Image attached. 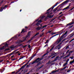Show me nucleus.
I'll return each mask as SVG.
<instances>
[{
	"mask_svg": "<svg viewBox=\"0 0 74 74\" xmlns=\"http://www.w3.org/2000/svg\"><path fill=\"white\" fill-rule=\"evenodd\" d=\"M58 2L56 3V4H55L54 5V6H52L51 8H50L48 10H47V11L48 12V11H49V10H50L51 9V10H50L49 12H48L46 13V14H48L47 15L46 18H45V19H46L45 20V21H46V20L47 19V18H52L53 16L54 15H50V14H49V12H51V11H52L53 9V8H54V7H55V6H56V5H58Z\"/></svg>",
	"mask_w": 74,
	"mask_h": 74,
	"instance_id": "1",
	"label": "nucleus"
},
{
	"mask_svg": "<svg viewBox=\"0 0 74 74\" xmlns=\"http://www.w3.org/2000/svg\"><path fill=\"white\" fill-rule=\"evenodd\" d=\"M67 32L68 31H66L64 34L62 35L60 38L58 39V40H57V43H59V42H60L61 41H62V40L63 39V36H65L66 34L67 33Z\"/></svg>",
	"mask_w": 74,
	"mask_h": 74,
	"instance_id": "2",
	"label": "nucleus"
},
{
	"mask_svg": "<svg viewBox=\"0 0 74 74\" xmlns=\"http://www.w3.org/2000/svg\"><path fill=\"white\" fill-rule=\"evenodd\" d=\"M67 32L68 31H66L64 34L62 35L60 38L58 39V40H57V43H59V42H60L61 41H62V40L63 39V36H65L66 34L67 33Z\"/></svg>",
	"mask_w": 74,
	"mask_h": 74,
	"instance_id": "3",
	"label": "nucleus"
},
{
	"mask_svg": "<svg viewBox=\"0 0 74 74\" xmlns=\"http://www.w3.org/2000/svg\"><path fill=\"white\" fill-rule=\"evenodd\" d=\"M30 33L31 32H29L28 33V35L26 36V37H25L24 38V40H20L18 42V43H21V42H23L25 41H26V38H27V37H29L30 36Z\"/></svg>",
	"mask_w": 74,
	"mask_h": 74,
	"instance_id": "4",
	"label": "nucleus"
},
{
	"mask_svg": "<svg viewBox=\"0 0 74 74\" xmlns=\"http://www.w3.org/2000/svg\"><path fill=\"white\" fill-rule=\"evenodd\" d=\"M39 59H40L39 58H37L34 62H31L29 63V66H30V65H32V64H34L35 63H38V62H37V60H39Z\"/></svg>",
	"mask_w": 74,
	"mask_h": 74,
	"instance_id": "5",
	"label": "nucleus"
},
{
	"mask_svg": "<svg viewBox=\"0 0 74 74\" xmlns=\"http://www.w3.org/2000/svg\"><path fill=\"white\" fill-rule=\"evenodd\" d=\"M74 22H73L72 23H70L68 24H66V27H67V26H70V25H73L74 24Z\"/></svg>",
	"mask_w": 74,
	"mask_h": 74,
	"instance_id": "6",
	"label": "nucleus"
},
{
	"mask_svg": "<svg viewBox=\"0 0 74 74\" xmlns=\"http://www.w3.org/2000/svg\"><path fill=\"white\" fill-rule=\"evenodd\" d=\"M70 0H67L65 1L63 3H62L61 5H64V4H66V3H67L69 2V1H70Z\"/></svg>",
	"mask_w": 74,
	"mask_h": 74,
	"instance_id": "7",
	"label": "nucleus"
},
{
	"mask_svg": "<svg viewBox=\"0 0 74 74\" xmlns=\"http://www.w3.org/2000/svg\"><path fill=\"white\" fill-rule=\"evenodd\" d=\"M7 6L6 5L4 7H2L1 10H0V11H1H1H3V9H4V8H7Z\"/></svg>",
	"mask_w": 74,
	"mask_h": 74,
	"instance_id": "8",
	"label": "nucleus"
},
{
	"mask_svg": "<svg viewBox=\"0 0 74 74\" xmlns=\"http://www.w3.org/2000/svg\"><path fill=\"white\" fill-rule=\"evenodd\" d=\"M59 56H57L56 58H55L54 60H53V62H55L56 60H57L59 58Z\"/></svg>",
	"mask_w": 74,
	"mask_h": 74,
	"instance_id": "9",
	"label": "nucleus"
},
{
	"mask_svg": "<svg viewBox=\"0 0 74 74\" xmlns=\"http://www.w3.org/2000/svg\"><path fill=\"white\" fill-rule=\"evenodd\" d=\"M73 36H74L73 34H70V35H69L68 36V38H71V37H73Z\"/></svg>",
	"mask_w": 74,
	"mask_h": 74,
	"instance_id": "10",
	"label": "nucleus"
},
{
	"mask_svg": "<svg viewBox=\"0 0 74 74\" xmlns=\"http://www.w3.org/2000/svg\"><path fill=\"white\" fill-rule=\"evenodd\" d=\"M57 71H59L58 70L53 71L51 72V73H50V74H53V73H55Z\"/></svg>",
	"mask_w": 74,
	"mask_h": 74,
	"instance_id": "11",
	"label": "nucleus"
},
{
	"mask_svg": "<svg viewBox=\"0 0 74 74\" xmlns=\"http://www.w3.org/2000/svg\"><path fill=\"white\" fill-rule=\"evenodd\" d=\"M41 27H38L36 28V29L37 30H40L41 29Z\"/></svg>",
	"mask_w": 74,
	"mask_h": 74,
	"instance_id": "12",
	"label": "nucleus"
},
{
	"mask_svg": "<svg viewBox=\"0 0 74 74\" xmlns=\"http://www.w3.org/2000/svg\"><path fill=\"white\" fill-rule=\"evenodd\" d=\"M39 58L40 59L38 60V61L37 60V62H38H38H40V61H41V60H42V59H44V58H43V57H42L40 59V58Z\"/></svg>",
	"mask_w": 74,
	"mask_h": 74,
	"instance_id": "13",
	"label": "nucleus"
},
{
	"mask_svg": "<svg viewBox=\"0 0 74 74\" xmlns=\"http://www.w3.org/2000/svg\"><path fill=\"white\" fill-rule=\"evenodd\" d=\"M61 44H62V42L60 43L56 47H55V49H58V48L59 47V46L60 45H61Z\"/></svg>",
	"mask_w": 74,
	"mask_h": 74,
	"instance_id": "14",
	"label": "nucleus"
},
{
	"mask_svg": "<svg viewBox=\"0 0 74 74\" xmlns=\"http://www.w3.org/2000/svg\"><path fill=\"white\" fill-rule=\"evenodd\" d=\"M70 5H69L68 7L64 8V9L62 10V11H64V10H65L68 9V8H69V6H70Z\"/></svg>",
	"mask_w": 74,
	"mask_h": 74,
	"instance_id": "15",
	"label": "nucleus"
},
{
	"mask_svg": "<svg viewBox=\"0 0 74 74\" xmlns=\"http://www.w3.org/2000/svg\"><path fill=\"white\" fill-rule=\"evenodd\" d=\"M10 48L11 49H12L13 48H16V46L14 47V45H12L11 46H10Z\"/></svg>",
	"mask_w": 74,
	"mask_h": 74,
	"instance_id": "16",
	"label": "nucleus"
},
{
	"mask_svg": "<svg viewBox=\"0 0 74 74\" xmlns=\"http://www.w3.org/2000/svg\"><path fill=\"white\" fill-rule=\"evenodd\" d=\"M30 60H29V61H28L27 62V63L26 64H25L23 66L25 67V66H26V65H27V64H28V63H29V62H30Z\"/></svg>",
	"mask_w": 74,
	"mask_h": 74,
	"instance_id": "17",
	"label": "nucleus"
},
{
	"mask_svg": "<svg viewBox=\"0 0 74 74\" xmlns=\"http://www.w3.org/2000/svg\"><path fill=\"white\" fill-rule=\"evenodd\" d=\"M38 34H39V33H37L35 35H34V36L32 37V38H34V37H36V36H37V35H38Z\"/></svg>",
	"mask_w": 74,
	"mask_h": 74,
	"instance_id": "18",
	"label": "nucleus"
},
{
	"mask_svg": "<svg viewBox=\"0 0 74 74\" xmlns=\"http://www.w3.org/2000/svg\"><path fill=\"white\" fill-rule=\"evenodd\" d=\"M74 59L71 62H70V64H72V63H74Z\"/></svg>",
	"mask_w": 74,
	"mask_h": 74,
	"instance_id": "19",
	"label": "nucleus"
},
{
	"mask_svg": "<svg viewBox=\"0 0 74 74\" xmlns=\"http://www.w3.org/2000/svg\"><path fill=\"white\" fill-rule=\"evenodd\" d=\"M33 37H32V38L30 39V40H29L27 42H30V41H32V40H33Z\"/></svg>",
	"mask_w": 74,
	"mask_h": 74,
	"instance_id": "20",
	"label": "nucleus"
},
{
	"mask_svg": "<svg viewBox=\"0 0 74 74\" xmlns=\"http://www.w3.org/2000/svg\"><path fill=\"white\" fill-rule=\"evenodd\" d=\"M54 47H55V46H53L52 47L51 49H50L49 51V52H51V51L52 49H53V48H54Z\"/></svg>",
	"mask_w": 74,
	"mask_h": 74,
	"instance_id": "21",
	"label": "nucleus"
},
{
	"mask_svg": "<svg viewBox=\"0 0 74 74\" xmlns=\"http://www.w3.org/2000/svg\"><path fill=\"white\" fill-rule=\"evenodd\" d=\"M47 26V25H46L43 26H42V27H43V28H46Z\"/></svg>",
	"mask_w": 74,
	"mask_h": 74,
	"instance_id": "22",
	"label": "nucleus"
},
{
	"mask_svg": "<svg viewBox=\"0 0 74 74\" xmlns=\"http://www.w3.org/2000/svg\"><path fill=\"white\" fill-rule=\"evenodd\" d=\"M58 35V34H57L56 35H54L53 36H52L51 37H50V39H51V38H53V37H55V36H57Z\"/></svg>",
	"mask_w": 74,
	"mask_h": 74,
	"instance_id": "23",
	"label": "nucleus"
},
{
	"mask_svg": "<svg viewBox=\"0 0 74 74\" xmlns=\"http://www.w3.org/2000/svg\"><path fill=\"white\" fill-rule=\"evenodd\" d=\"M67 64V62H65L64 64V65H63V67H64V66H66V65Z\"/></svg>",
	"mask_w": 74,
	"mask_h": 74,
	"instance_id": "24",
	"label": "nucleus"
},
{
	"mask_svg": "<svg viewBox=\"0 0 74 74\" xmlns=\"http://www.w3.org/2000/svg\"><path fill=\"white\" fill-rule=\"evenodd\" d=\"M24 68V67H23V66L19 70V71H18V72H19L20 71H21V70L22 69H23Z\"/></svg>",
	"mask_w": 74,
	"mask_h": 74,
	"instance_id": "25",
	"label": "nucleus"
},
{
	"mask_svg": "<svg viewBox=\"0 0 74 74\" xmlns=\"http://www.w3.org/2000/svg\"><path fill=\"white\" fill-rule=\"evenodd\" d=\"M23 32H25V29H22V32H21V33H23Z\"/></svg>",
	"mask_w": 74,
	"mask_h": 74,
	"instance_id": "26",
	"label": "nucleus"
},
{
	"mask_svg": "<svg viewBox=\"0 0 74 74\" xmlns=\"http://www.w3.org/2000/svg\"><path fill=\"white\" fill-rule=\"evenodd\" d=\"M36 26H39V25H40V23L38 22V23L36 24Z\"/></svg>",
	"mask_w": 74,
	"mask_h": 74,
	"instance_id": "27",
	"label": "nucleus"
},
{
	"mask_svg": "<svg viewBox=\"0 0 74 74\" xmlns=\"http://www.w3.org/2000/svg\"><path fill=\"white\" fill-rule=\"evenodd\" d=\"M58 10V9L57 8H56L55 9H54L53 11H54V12H55V11H56V10Z\"/></svg>",
	"mask_w": 74,
	"mask_h": 74,
	"instance_id": "28",
	"label": "nucleus"
},
{
	"mask_svg": "<svg viewBox=\"0 0 74 74\" xmlns=\"http://www.w3.org/2000/svg\"><path fill=\"white\" fill-rule=\"evenodd\" d=\"M69 46L68 45L65 48V49H67V48H69Z\"/></svg>",
	"mask_w": 74,
	"mask_h": 74,
	"instance_id": "29",
	"label": "nucleus"
},
{
	"mask_svg": "<svg viewBox=\"0 0 74 74\" xmlns=\"http://www.w3.org/2000/svg\"><path fill=\"white\" fill-rule=\"evenodd\" d=\"M50 62H51V61L50 60H49V61H48V62L47 63V64H49L50 63Z\"/></svg>",
	"mask_w": 74,
	"mask_h": 74,
	"instance_id": "30",
	"label": "nucleus"
},
{
	"mask_svg": "<svg viewBox=\"0 0 74 74\" xmlns=\"http://www.w3.org/2000/svg\"><path fill=\"white\" fill-rule=\"evenodd\" d=\"M38 23H41V20H40L38 22Z\"/></svg>",
	"mask_w": 74,
	"mask_h": 74,
	"instance_id": "31",
	"label": "nucleus"
},
{
	"mask_svg": "<svg viewBox=\"0 0 74 74\" xmlns=\"http://www.w3.org/2000/svg\"><path fill=\"white\" fill-rule=\"evenodd\" d=\"M73 26V25L70 26L68 28H69V29H70V28H71V27H72Z\"/></svg>",
	"mask_w": 74,
	"mask_h": 74,
	"instance_id": "32",
	"label": "nucleus"
},
{
	"mask_svg": "<svg viewBox=\"0 0 74 74\" xmlns=\"http://www.w3.org/2000/svg\"><path fill=\"white\" fill-rule=\"evenodd\" d=\"M61 45H60L59 46L58 48V49H60V48H61Z\"/></svg>",
	"mask_w": 74,
	"mask_h": 74,
	"instance_id": "33",
	"label": "nucleus"
},
{
	"mask_svg": "<svg viewBox=\"0 0 74 74\" xmlns=\"http://www.w3.org/2000/svg\"><path fill=\"white\" fill-rule=\"evenodd\" d=\"M45 17V16H42V17L41 18L42 19H44V18Z\"/></svg>",
	"mask_w": 74,
	"mask_h": 74,
	"instance_id": "34",
	"label": "nucleus"
},
{
	"mask_svg": "<svg viewBox=\"0 0 74 74\" xmlns=\"http://www.w3.org/2000/svg\"><path fill=\"white\" fill-rule=\"evenodd\" d=\"M63 15V14H62L59 16V18H61Z\"/></svg>",
	"mask_w": 74,
	"mask_h": 74,
	"instance_id": "35",
	"label": "nucleus"
},
{
	"mask_svg": "<svg viewBox=\"0 0 74 74\" xmlns=\"http://www.w3.org/2000/svg\"><path fill=\"white\" fill-rule=\"evenodd\" d=\"M24 57V56L22 57L21 58H20L18 60H20V59H23V58Z\"/></svg>",
	"mask_w": 74,
	"mask_h": 74,
	"instance_id": "36",
	"label": "nucleus"
},
{
	"mask_svg": "<svg viewBox=\"0 0 74 74\" xmlns=\"http://www.w3.org/2000/svg\"><path fill=\"white\" fill-rule=\"evenodd\" d=\"M56 56V55H55L54 56H53L51 58L52 59L53 58H55V56Z\"/></svg>",
	"mask_w": 74,
	"mask_h": 74,
	"instance_id": "37",
	"label": "nucleus"
},
{
	"mask_svg": "<svg viewBox=\"0 0 74 74\" xmlns=\"http://www.w3.org/2000/svg\"><path fill=\"white\" fill-rule=\"evenodd\" d=\"M47 53H45V54H46V55H47V54H48V53H49V51H48V50H47Z\"/></svg>",
	"mask_w": 74,
	"mask_h": 74,
	"instance_id": "38",
	"label": "nucleus"
},
{
	"mask_svg": "<svg viewBox=\"0 0 74 74\" xmlns=\"http://www.w3.org/2000/svg\"><path fill=\"white\" fill-rule=\"evenodd\" d=\"M9 50H10L9 48H7L5 49V51H8Z\"/></svg>",
	"mask_w": 74,
	"mask_h": 74,
	"instance_id": "39",
	"label": "nucleus"
},
{
	"mask_svg": "<svg viewBox=\"0 0 74 74\" xmlns=\"http://www.w3.org/2000/svg\"><path fill=\"white\" fill-rule=\"evenodd\" d=\"M34 56H32V57H31V59H33V58H34Z\"/></svg>",
	"mask_w": 74,
	"mask_h": 74,
	"instance_id": "40",
	"label": "nucleus"
},
{
	"mask_svg": "<svg viewBox=\"0 0 74 74\" xmlns=\"http://www.w3.org/2000/svg\"><path fill=\"white\" fill-rule=\"evenodd\" d=\"M34 56H32V57H31V59H33V58H34Z\"/></svg>",
	"mask_w": 74,
	"mask_h": 74,
	"instance_id": "41",
	"label": "nucleus"
},
{
	"mask_svg": "<svg viewBox=\"0 0 74 74\" xmlns=\"http://www.w3.org/2000/svg\"><path fill=\"white\" fill-rule=\"evenodd\" d=\"M73 40H74V38H73V39H72V40H71L69 42H71V41H73Z\"/></svg>",
	"mask_w": 74,
	"mask_h": 74,
	"instance_id": "42",
	"label": "nucleus"
},
{
	"mask_svg": "<svg viewBox=\"0 0 74 74\" xmlns=\"http://www.w3.org/2000/svg\"><path fill=\"white\" fill-rule=\"evenodd\" d=\"M52 30H51V31H49L48 32V33H51V32H52Z\"/></svg>",
	"mask_w": 74,
	"mask_h": 74,
	"instance_id": "43",
	"label": "nucleus"
},
{
	"mask_svg": "<svg viewBox=\"0 0 74 74\" xmlns=\"http://www.w3.org/2000/svg\"><path fill=\"white\" fill-rule=\"evenodd\" d=\"M26 46H27V45H25L23 47V48H25V47H26Z\"/></svg>",
	"mask_w": 74,
	"mask_h": 74,
	"instance_id": "44",
	"label": "nucleus"
},
{
	"mask_svg": "<svg viewBox=\"0 0 74 74\" xmlns=\"http://www.w3.org/2000/svg\"><path fill=\"white\" fill-rule=\"evenodd\" d=\"M72 52H73V51H70L69 52V54H70V53H72Z\"/></svg>",
	"mask_w": 74,
	"mask_h": 74,
	"instance_id": "45",
	"label": "nucleus"
},
{
	"mask_svg": "<svg viewBox=\"0 0 74 74\" xmlns=\"http://www.w3.org/2000/svg\"><path fill=\"white\" fill-rule=\"evenodd\" d=\"M48 42V40H47L46 42H45V44H47Z\"/></svg>",
	"mask_w": 74,
	"mask_h": 74,
	"instance_id": "46",
	"label": "nucleus"
},
{
	"mask_svg": "<svg viewBox=\"0 0 74 74\" xmlns=\"http://www.w3.org/2000/svg\"><path fill=\"white\" fill-rule=\"evenodd\" d=\"M70 56V54H68L67 55V56H66V58H67V57H69V56Z\"/></svg>",
	"mask_w": 74,
	"mask_h": 74,
	"instance_id": "47",
	"label": "nucleus"
},
{
	"mask_svg": "<svg viewBox=\"0 0 74 74\" xmlns=\"http://www.w3.org/2000/svg\"><path fill=\"white\" fill-rule=\"evenodd\" d=\"M45 55H46V54H45L43 56H42V58H43V57H44V56H45Z\"/></svg>",
	"mask_w": 74,
	"mask_h": 74,
	"instance_id": "48",
	"label": "nucleus"
},
{
	"mask_svg": "<svg viewBox=\"0 0 74 74\" xmlns=\"http://www.w3.org/2000/svg\"><path fill=\"white\" fill-rule=\"evenodd\" d=\"M68 61H69V59H67V60L66 61V62H68Z\"/></svg>",
	"mask_w": 74,
	"mask_h": 74,
	"instance_id": "49",
	"label": "nucleus"
},
{
	"mask_svg": "<svg viewBox=\"0 0 74 74\" xmlns=\"http://www.w3.org/2000/svg\"><path fill=\"white\" fill-rule=\"evenodd\" d=\"M5 46L6 47H7L8 46V44L7 43H6L5 44Z\"/></svg>",
	"mask_w": 74,
	"mask_h": 74,
	"instance_id": "50",
	"label": "nucleus"
},
{
	"mask_svg": "<svg viewBox=\"0 0 74 74\" xmlns=\"http://www.w3.org/2000/svg\"><path fill=\"white\" fill-rule=\"evenodd\" d=\"M44 32H42V34L41 35V36H43V35H44Z\"/></svg>",
	"mask_w": 74,
	"mask_h": 74,
	"instance_id": "51",
	"label": "nucleus"
},
{
	"mask_svg": "<svg viewBox=\"0 0 74 74\" xmlns=\"http://www.w3.org/2000/svg\"><path fill=\"white\" fill-rule=\"evenodd\" d=\"M70 51V50H68L67 51H66V53H68L69 52V51Z\"/></svg>",
	"mask_w": 74,
	"mask_h": 74,
	"instance_id": "52",
	"label": "nucleus"
},
{
	"mask_svg": "<svg viewBox=\"0 0 74 74\" xmlns=\"http://www.w3.org/2000/svg\"><path fill=\"white\" fill-rule=\"evenodd\" d=\"M70 58H71V59H73V57H70Z\"/></svg>",
	"mask_w": 74,
	"mask_h": 74,
	"instance_id": "53",
	"label": "nucleus"
},
{
	"mask_svg": "<svg viewBox=\"0 0 74 74\" xmlns=\"http://www.w3.org/2000/svg\"><path fill=\"white\" fill-rule=\"evenodd\" d=\"M19 51H17L15 53L16 54V53H19Z\"/></svg>",
	"mask_w": 74,
	"mask_h": 74,
	"instance_id": "54",
	"label": "nucleus"
},
{
	"mask_svg": "<svg viewBox=\"0 0 74 74\" xmlns=\"http://www.w3.org/2000/svg\"><path fill=\"white\" fill-rule=\"evenodd\" d=\"M29 48H30V45H29L28 46Z\"/></svg>",
	"mask_w": 74,
	"mask_h": 74,
	"instance_id": "55",
	"label": "nucleus"
},
{
	"mask_svg": "<svg viewBox=\"0 0 74 74\" xmlns=\"http://www.w3.org/2000/svg\"><path fill=\"white\" fill-rule=\"evenodd\" d=\"M66 67H67V66H65L64 67V69L62 70H64V69H66Z\"/></svg>",
	"mask_w": 74,
	"mask_h": 74,
	"instance_id": "56",
	"label": "nucleus"
},
{
	"mask_svg": "<svg viewBox=\"0 0 74 74\" xmlns=\"http://www.w3.org/2000/svg\"><path fill=\"white\" fill-rule=\"evenodd\" d=\"M74 7H73L72 9H71L70 10V11H71V10H73V9H74Z\"/></svg>",
	"mask_w": 74,
	"mask_h": 74,
	"instance_id": "57",
	"label": "nucleus"
},
{
	"mask_svg": "<svg viewBox=\"0 0 74 74\" xmlns=\"http://www.w3.org/2000/svg\"><path fill=\"white\" fill-rule=\"evenodd\" d=\"M14 73H15V71L12 72V74H14Z\"/></svg>",
	"mask_w": 74,
	"mask_h": 74,
	"instance_id": "58",
	"label": "nucleus"
},
{
	"mask_svg": "<svg viewBox=\"0 0 74 74\" xmlns=\"http://www.w3.org/2000/svg\"><path fill=\"white\" fill-rule=\"evenodd\" d=\"M43 66H44V65H43L41 66V67H40V68L41 69V68H42V67H43Z\"/></svg>",
	"mask_w": 74,
	"mask_h": 74,
	"instance_id": "59",
	"label": "nucleus"
},
{
	"mask_svg": "<svg viewBox=\"0 0 74 74\" xmlns=\"http://www.w3.org/2000/svg\"><path fill=\"white\" fill-rule=\"evenodd\" d=\"M4 47H3L1 48V49H4Z\"/></svg>",
	"mask_w": 74,
	"mask_h": 74,
	"instance_id": "60",
	"label": "nucleus"
},
{
	"mask_svg": "<svg viewBox=\"0 0 74 74\" xmlns=\"http://www.w3.org/2000/svg\"><path fill=\"white\" fill-rule=\"evenodd\" d=\"M26 72H27V71H24L23 73H26Z\"/></svg>",
	"mask_w": 74,
	"mask_h": 74,
	"instance_id": "61",
	"label": "nucleus"
},
{
	"mask_svg": "<svg viewBox=\"0 0 74 74\" xmlns=\"http://www.w3.org/2000/svg\"><path fill=\"white\" fill-rule=\"evenodd\" d=\"M70 70H68L67 71V72H70Z\"/></svg>",
	"mask_w": 74,
	"mask_h": 74,
	"instance_id": "62",
	"label": "nucleus"
},
{
	"mask_svg": "<svg viewBox=\"0 0 74 74\" xmlns=\"http://www.w3.org/2000/svg\"><path fill=\"white\" fill-rule=\"evenodd\" d=\"M3 60H0V63H1V62H3Z\"/></svg>",
	"mask_w": 74,
	"mask_h": 74,
	"instance_id": "63",
	"label": "nucleus"
},
{
	"mask_svg": "<svg viewBox=\"0 0 74 74\" xmlns=\"http://www.w3.org/2000/svg\"><path fill=\"white\" fill-rule=\"evenodd\" d=\"M66 58H67V57L66 56L65 57L63 58V59H66Z\"/></svg>",
	"mask_w": 74,
	"mask_h": 74,
	"instance_id": "64",
	"label": "nucleus"
}]
</instances>
